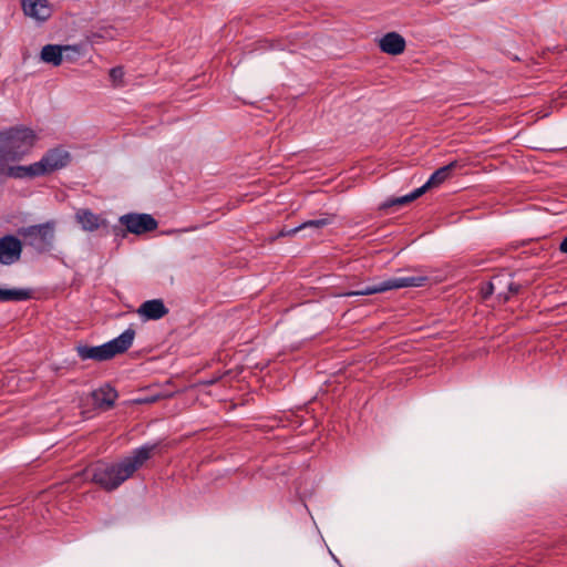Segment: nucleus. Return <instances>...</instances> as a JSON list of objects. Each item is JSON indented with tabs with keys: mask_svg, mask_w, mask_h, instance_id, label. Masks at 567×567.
Returning <instances> with one entry per match:
<instances>
[{
	"mask_svg": "<svg viewBox=\"0 0 567 567\" xmlns=\"http://www.w3.org/2000/svg\"><path fill=\"white\" fill-rule=\"evenodd\" d=\"M156 449L157 444H145L135 449L131 455L118 463L97 464L86 472L91 474V480L102 488L114 491L141 468Z\"/></svg>",
	"mask_w": 567,
	"mask_h": 567,
	"instance_id": "nucleus-1",
	"label": "nucleus"
},
{
	"mask_svg": "<svg viewBox=\"0 0 567 567\" xmlns=\"http://www.w3.org/2000/svg\"><path fill=\"white\" fill-rule=\"evenodd\" d=\"M35 134L31 128L17 126L0 132V162L21 159L34 146Z\"/></svg>",
	"mask_w": 567,
	"mask_h": 567,
	"instance_id": "nucleus-2",
	"label": "nucleus"
},
{
	"mask_svg": "<svg viewBox=\"0 0 567 567\" xmlns=\"http://www.w3.org/2000/svg\"><path fill=\"white\" fill-rule=\"evenodd\" d=\"M135 331L126 329L113 340L96 347L78 346L76 352L82 360L106 361L125 352L133 343Z\"/></svg>",
	"mask_w": 567,
	"mask_h": 567,
	"instance_id": "nucleus-3",
	"label": "nucleus"
},
{
	"mask_svg": "<svg viewBox=\"0 0 567 567\" xmlns=\"http://www.w3.org/2000/svg\"><path fill=\"white\" fill-rule=\"evenodd\" d=\"M425 281L426 277L423 276L393 277L374 285L364 286L359 290L346 292L344 296H370L405 287H421Z\"/></svg>",
	"mask_w": 567,
	"mask_h": 567,
	"instance_id": "nucleus-4",
	"label": "nucleus"
},
{
	"mask_svg": "<svg viewBox=\"0 0 567 567\" xmlns=\"http://www.w3.org/2000/svg\"><path fill=\"white\" fill-rule=\"evenodd\" d=\"M118 221L124 229L115 226L113 231L116 236L121 235L123 237L126 233L143 235L154 231L158 227L157 220L152 215L145 213H128L122 215Z\"/></svg>",
	"mask_w": 567,
	"mask_h": 567,
	"instance_id": "nucleus-5",
	"label": "nucleus"
},
{
	"mask_svg": "<svg viewBox=\"0 0 567 567\" xmlns=\"http://www.w3.org/2000/svg\"><path fill=\"white\" fill-rule=\"evenodd\" d=\"M54 221H47L44 224L32 225L22 230V236L28 240V244L39 251L51 249L54 240Z\"/></svg>",
	"mask_w": 567,
	"mask_h": 567,
	"instance_id": "nucleus-6",
	"label": "nucleus"
},
{
	"mask_svg": "<svg viewBox=\"0 0 567 567\" xmlns=\"http://www.w3.org/2000/svg\"><path fill=\"white\" fill-rule=\"evenodd\" d=\"M70 162V154L62 148H53L48 151L38 162L42 175L50 174L61 169Z\"/></svg>",
	"mask_w": 567,
	"mask_h": 567,
	"instance_id": "nucleus-7",
	"label": "nucleus"
},
{
	"mask_svg": "<svg viewBox=\"0 0 567 567\" xmlns=\"http://www.w3.org/2000/svg\"><path fill=\"white\" fill-rule=\"evenodd\" d=\"M22 251L21 241L12 236L8 235L0 239V262L3 265H11L20 259Z\"/></svg>",
	"mask_w": 567,
	"mask_h": 567,
	"instance_id": "nucleus-8",
	"label": "nucleus"
},
{
	"mask_svg": "<svg viewBox=\"0 0 567 567\" xmlns=\"http://www.w3.org/2000/svg\"><path fill=\"white\" fill-rule=\"evenodd\" d=\"M64 52L80 53V50L76 45L47 44L41 50V59L45 63L58 66L64 60Z\"/></svg>",
	"mask_w": 567,
	"mask_h": 567,
	"instance_id": "nucleus-9",
	"label": "nucleus"
},
{
	"mask_svg": "<svg viewBox=\"0 0 567 567\" xmlns=\"http://www.w3.org/2000/svg\"><path fill=\"white\" fill-rule=\"evenodd\" d=\"M93 405L100 410L107 411L112 409L117 399V392L110 384H105L91 393Z\"/></svg>",
	"mask_w": 567,
	"mask_h": 567,
	"instance_id": "nucleus-10",
	"label": "nucleus"
},
{
	"mask_svg": "<svg viewBox=\"0 0 567 567\" xmlns=\"http://www.w3.org/2000/svg\"><path fill=\"white\" fill-rule=\"evenodd\" d=\"M22 9L25 16L38 21L48 20L52 13L48 0H23Z\"/></svg>",
	"mask_w": 567,
	"mask_h": 567,
	"instance_id": "nucleus-11",
	"label": "nucleus"
},
{
	"mask_svg": "<svg viewBox=\"0 0 567 567\" xmlns=\"http://www.w3.org/2000/svg\"><path fill=\"white\" fill-rule=\"evenodd\" d=\"M75 219L84 231H95L106 225V220L89 208H80L75 213Z\"/></svg>",
	"mask_w": 567,
	"mask_h": 567,
	"instance_id": "nucleus-12",
	"label": "nucleus"
},
{
	"mask_svg": "<svg viewBox=\"0 0 567 567\" xmlns=\"http://www.w3.org/2000/svg\"><path fill=\"white\" fill-rule=\"evenodd\" d=\"M137 313L147 320H158L168 313L163 300L153 299L143 302L137 309Z\"/></svg>",
	"mask_w": 567,
	"mask_h": 567,
	"instance_id": "nucleus-13",
	"label": "nucleus"
},
{
	"mask_svg": "<svg viewBox=\"0 0 567 567\" xmlns=\"http://www.w3.org/2000/svg\"><path fill=\"white\" fill-rule=\"evenodd\" d=\"M382 52L398 55L405 49V40L396 32H389L380 39L379 42Z\"/></svg>",
	"mask_w": 567,
	"mask_h": 567,
	"instance_id": "nucleus-14",
	"label": "nucleus"
},
{
	"mask_svg": "<svg viewBox=\"0 0 567 567\" xmlns=\"http://www.w3.org/2000/svg\"><path fill=\"white\" fill-rule=\"evenodd\" d=\"M505 276L497 275L492 278L491 281L486 282L481 288V295L483 299L489 298L493 293H497V298L506 302L508 300V295L504 291Z\"/></svg>",
	"mask_w": 567,
	"mask_h": 567,
	"instance_id": "nucleus-15",
	"label": "nucleus"
},
{
	"mask_svg": "<svg viewBox=\"0 0 567 567\" xmlns=\"http://www.w3.org/2000/svg\"><path fill=\"white\" fill-rule=\"evenodd\" d=\"M458 163L456 161L451 162L450 164L440 167L436 169L427 179V182L422 186L424 188V192H426L430 188L437 187L441 184H443L452 174L453 169L458 167Z\"/></svg>",
	"mask_w": 567,
	"mask_h": 567,
	"instance_id": "nucleus-16",
	"label": "nucleus"
},
{
	"mask_svg": "<svg viewBox=\"0 0 567 567\" xmlns=\"http://www.w3.org/2000/svg\"><path fill=\"white\" fill-rule=\"evenodd\" d=\"M7 174L8 176L13 178H33L38 176H43L38 162L30 164L28 166H11L8 168Z\"/></svg>",
	"mask_w": 567,
	"mask_h": 567,
	"instance_id": "nucleus-17",
	"label": "nucleus"
},
{
	"mask_svg": "<svg viewBox=\"0 0 567 567\" xmlns=\"http://www.w3.org/2000/svg\"><path fill=\"white\" fill-rule=\"evenodd\" d=\"M31 298L29 289L13 288L7 289L0 287V302L24 301Z\"/></svg>",
	"mask_w": 567,
	"mask_h": 567,
	"instance_id": "nucleus-18",
	"label": "nucleus"
},
{
	"mask_svg": "<svg viewBox=\"0 0 567 567\" xmlns=\"http://www.w3.org/2000/svg\"><path fill=\"white\" fill-rule=\"evenodd\" d=\"M424 193H425L424 188H422V186H421V187L414 189L412 193H410V194H408L405 196L396 197L394 199H391V200H388V202L383 203L381 205V208L384 209V208H389V207L396 206V205L398 206L405 205V204L411 203L414 199L419 198Z\"/></svg>",
	"mask_w": 567,
	"mask_h": 567,
	"instance_id": "nucleus-19",
	"label": "nucleus"
},
{
	"mask_svg": "<svg viewBox=\"0 0 567 567\" xmlns=\"http://www.w3.org/2000/svg\"><path fill=\"white\" fill-rule=\"evenodd\" d=\"M333 220V216L330 214H323V217L319 219L307 220L299 225L300 230L311 229L318 231L321 228L330 225Z\"/></svg>",
	"mask_w": 567,
	"mask_h": 567,
	"instance_id": "nucleus-20",
	"label": "nucleus"
},
{
	"mask_svg": "<svg viewBox=\"0 0 567 567\" xmlns=\"http://www.w3.org/2000/svg\"><path fill=\"white\" fill-rule=\"evenodd\" d=\"M522 285L512 280L511 277L505 276L504 291L508 295V299L511 296L518 295L522 290Z\"/></svg>",
	"mask_w": 567,
	"mask_h": 567,
	"instance_id": "nucleus-21",
	"label": "nucleus"
},
{
	"mask_svg": "<svg viewBox=\"0 0 567 567\" xmlns=\"http://www.w3.org/2000/svg\"><path fill=\"white\" fill-rule=\"evenodd\" d=\"M124 71L121 66H115L110 70V78L115 85L122 83Z\"/></svg>",
	"mask_w": 567,
	"mask_h": 567,
	"instance_id": "nucleus-22",
	"label": "nucleus"
},
{
	"mask_svg": "<svg viewBox=\"0 0 567 567\" xmlns=\"http://www.w3.org/2000/svg\"><path fill=\"white\" fill-rule=\"evenodd\" d=\"M301 231L299 226L297 227H293V228H287V227H284L280 231H279V236L280 237H286V236H293L296 235L297 233Z\"/></svg>",
	"mask_w": 567,
	"mask_h": 567,
	"instance_id": "nucleus-23",
	"label": "nucleus"
},
{
	"mask_svg": "<svg viewBox=\"0 0 567 567\" xmlns=\"http://www.w3.org/2000/svg\"><path fill=\"white\" fill-rule=\"evenodd\" d=\"M559 249L561 252L567 254V236L561 240Z\"/></svg>",
	"mask_w": 567,
	"mask_h": 567,
	"instance_id": "nucleus-24",
	"label": "nucleus"
},
{
	"mask_svg": "<svg viewBox=\"0 0 567 567\" xmlns=\"http://www.w3.org/2000/svg\"><path fill=\"white\" fill-rule=\"evenodd\" d=\"M64 59L72 60L74 58V54L78 55L79 53L75 52H64Z\"/></svg>",
	"mask_w": 567,
	"mask_h": 567,
	"instance_id": "nucleus-25",
	"label": "nucleus"
}]
</instances>
